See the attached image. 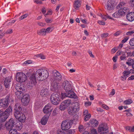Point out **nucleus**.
<instances>
[{
    "mask_svg": "<svg viewBox=\"0 0 134 134\" xmlns=\"http://www.w3.org/2000/svg\"><path fill=\"white\" fill-rule=\"evenodd\" d=\"M48 76V73L46 70L38 69L36 72V74H33L30 76V81L28 83L29 86H33L36 83V80L42 81L46 79Z\"/></svg>",
    "mask_w": 134,
    "mask_h": 134,
    "instance_id": "nucleus-1",
    "label": "nucleus"
},
{
    "mask_svg": "<svg viewBox=\"0 0 134 134\" xmlns=\"http://www.w3.org/2000/svg\"><path fill=\"white\" fill-rule=\"evenodd\" d=\"M63 86L66 92L71 94L70 95L68 94V96L69 97H72L74 95H76L72 90V86L70 82L67 81H64L63 84Z\"/></svg>",
    "mask_w": 134,
    "mask_h": 134,
    "instance_id": "nucleus-2",
    "label": "nucleus"
},
{
    "mask_svg": "<svg viewBox=\"0 0 134 134\" xmlns=\"http://www.w3.org/2000/svg\"><path fill=\"white\" fill-rule=\"evenodd\" d=\"M60 96L59 93H53L51 97L50 100L51 103L54 105H57L59 104L60 101Z\"/></svg>",
    "mask_w": 134,
    "mask_h": 134,
    "instance_id": "nucleus-3",
    "label": "nucleus"
},
{
    "mask_svg": "<svg viewBox=\"0 0 134 134\" xmlns=\"http://www.w3.org/2000/svg\"><path fill=\"white\" fill-rule=\"evenodd\" d=\"M73 122V121L71 120H65L63 121L61 125L62 129L65 131L68 130L71 127Z\"/></svg>",
    "mask_w": 134,
    "mask_h": 134,
    "instance_id": "nucleus-4",
    "label": "nucleus"
},
{
    "mask_svg": "<svg viewBox=\"0 0 134 134\" xmlns=\"http://www.w3.org/2000/svg\"><path fill=\"white\" fill-rule=\"evenodd\" d=\"M16 78L18 82L21 83L24 82L26 80L27 77L24 73L19 72L16 74Z\"/></svg>",
    "mask_w": 134,
    "mask_h": 134,
    "instance_id": "nucleus-5",
    "label": "nucleus"
},
{
    "mask_svg": "<svg viewBox=\"0 0 134 134\" xmlns=\"http://www.w3.org/2000/svg\"><path fill=\"white\" fill-rule=\"evenodd\" d=\"M71 102L70 99L66 100L62 102L60 105L59 109L61 110H64L70 105Z\"/></svg>",
    "mask_w": 134,
    "mask_h": 134,
    "instance_id": "nucleus-6",
    "label": "nucleus"
},
{
    "mask_svg": "<svg viewBox=\"0 0 134 134\" xmlns=\"http://www.w3.org/2000/svg\"><path fill=\"white\" fill-rule=\"evenodd\" d=\"M115 3L114 0H109L106 4V9L109 11L113 10L114 8Z\"/></svg>",
    "mask_w": 134,
    "mask_h": 134,
    "instance_id": "nucleus-7",
    "label": "nucleus"
},
{
    "mask_svg": "<svg viewBox=\"0 0 134 134\" xmlns=\"http://www.w3.org/2000/svg\"><path fill=\"white\" fill-rule=\"evenodd\" d=\"M30 99V97L28 94H24L21 99L22 104L24 106L27 105L29 103Z\"/></svg>",
    "mask_w": 134,
    "mask_h": 134,
    "instance_id": "nucleus-8",
    "label": "nucleus"
},
{
    "mask_svg": "<svg viewBox=\"0 0 134 134\" xmlns=\"http://www.w3.org/2000/svg\"><path fill=\"white\" fill-rule=\"evenodd\" d=\"M8 115H5V113L3 111L0 110V122H4L8 118Z\"/></svg>",
    "mask_w": 134,
    "mask_h": 134,
    "instance_id": "nucleus-9",
    "label": "nucleus"
},
{
    "mask_svg": "<svg viewBox=\"0 0 134 134\" xmlns=\"http://www.w3.org/2000/svg\"><path fill=\"white\" fill-rule=\"evenodd\" d=\"M77 107L75 106L71 107H69L68 110V112L69 114L71 115H73L75 114L76 111L78 110L79 108V105L78 103L77 104Z\"/></svg>",
    "mask_w": 134,
    "mask_h": 134,
    "instance_id": "nucleus-10",
    "label": "nucleus"
},
{
    "mask_svg": "<svg viewBox=\"0 0 134 134\" xmlns=\"http://www.w3.org/2000/svg\"><path fill=\"white\" fill-rule=\"evenodd\" d=\"M51 104H48L46 105L43 109V111L44 113H49V115H50L51 112L52 111V109L51 108Z\"/></svg>",
    "mask_w": 134,
    "mask_h": 134,
    "instance_id": "nucleus-11",
    "label": "nucleus"
},
{
    "mask_svg": "<svg viewBox=\"0 0 134 134\" xmlns=\"http://www.w3.org/2000/svg\"><path fill=\"white\" fill-rule=\"evenodd\" d=\"M52 75L54 78L57 81L60 80L62 79V76L60 73L56 70L53 71Z\"/></svg>",
    "mask_w": 134,
    "mask_h": 134,
    "instance_id": "nucleus-12",
    "label": "nucleus"
},
{
    "mask_svg": "<svg viewBox=\"0 0 134 134\" xmlns=\"http://www.w3.org/2000/svg\"><path fill=\"white\" fill-rule=\"evenodd\" d=\"M8 101L7 99H3L0 100V108H5L8 105Z\"/></svg>",
    "mask_w": 134,
    "mask_h": 134,
    "instance_id": "nucleus-13",
    "label": "nucleus"
},
{
    "mask_svg": "<svg viewBox=\"0 0 134 134\" xmlns=\"http://www.w3.org/2000/svg\"><path fill=\"white\" fill-rule=\"evenodd\" d=\"M12 80V78L11 77H7L5 79L4 81V85L5 87L8 88L10 87Z\"/></svg>",
    "mask_w": 134,
    "mask_h": 134,
    "instance_id": "nucleus-14",
    "label": "nucleus"
},
{
    "mask_svg": "<svg viewBox=\"0 0 134 134\" xmlns=\"http://www.w3.org/2000/svg\"><path fill=\"white\" fill-rule=\"evenodd\" d=\"M13 119L11 118L5 124V126L8 129H11L14 126Z\"/></svg>",
    "mask_w": 134,
    "mask_h": 134,
    "instance_id": "nucleus-15",
    "label": "nucleus"
},
{
    "mask_svg": "<svg viewBox=\"0 0 134 134\" xmlns=\"http://www.w3.org/2000/svg\"><path fill=\"white\" fill-rule=\"evenodd\" d=\"M98 132L100 134H107L108 132V129L106 127L99 126L98 127Z\"/></svg>",
    "mask_w": 134,
    "mask_h": 134,
    "instance_id": "nucleus-16",
    "label": "nucleus"
},
{
    "mask_svg": "<svg viewBox=\"0 0 134 134\" xmlns=\"http://www.w3.org/2000/svg\"><path fill=\"white\" fill-rule=\"evenodd\" d=\"M120 8L118 11L121 16L125 15V13L129 11V9L127 7Z\"/></svg>",
    "mask_w": 134,
    "mask_h": 134,
    "instance_id": "nucleus-17",
    "label": "nucleus"
},
{
    "mask_svg": "<svg viewBox=\"0 0 134 134\" xmlns=\"http://www.w3.org/2000/svg\"><path fill=\"white\" fill-rule=\"evenodd\" d=\"M127 19L129 21H132L134 20V13L131 12L128 13L126 16Z\"/></svg>",
    "mask_w": 134,
    "mask_h": 134,
    "instance_id": "nucleus-18",
    "label": "nucleus"
},
{
    "mask_svg": "<svg viewBox=\"0 0 134 134\" xmlns=\"http://www.w3.org/2000/svg\"><path fill=\"white\" fill-rule=\"evenodd\" d=\"M49 117V115H46L42 118L41 121V123L42 125H45L46 124Z\"/></svg>",
    "mask_w": 134,
    "mask_h": 134,
    "instance_id": "nucleus-19",
    "label": "nucleus"
},
{
    "mask_svg": "<svg viewBox=\"0 0 134 134\" xmlns=\"http://www.w3.org/2000/svg\"><path fill=\"white\" fill-rule=\"evenodd\" d=\"M57 83L56 81H53L51 83V90L53 91H56L58 89Z\"/></svg>",
    "mask_w": 134,
    "mask_h": 134,
    "instance_id": "nucleus-20",
    "label": "nucleus"
},
{
    "mask_svg": "<svg viewBox=\"0 0 134 134\" xmlns=\"http://www.w3.org/2000/svg\"><path fill=\"white\" fill-rule=\"evenodd\" d=\"M48 90L47 89H43L41 90L40 94L42 96L46 97L48 95Z\"/></svg>",
    "mask_w": 134,
    "mask_h": 134,
    "instance_id": "nucleus-21",
    "label": "nucleus"
},
{
    "mask_svg": "<svg viewBox=\"0 0 134 134\" xmlns=\"http://www.w3.org/2000/svg\"><path fill=\"white\" fill-rule=\"evenodd\" d=\"M15 111L21 112L22 108L20 103H17L14 106Z\"/></svg>",
    "mask_w": 134,
    "mask_h": 134,
    "instance_id": "nucleus-22",
    "label": "nucleus"
},
{
    "mask_svg": "<svg viewBox=\"0 0 134 134\" xmlns=\"http://www.w3.org/2000/svg\"><path fill=\"white\" fill-rule=\"evenodd\" d=\"M71 94L70 93L68 92H66V93H62L61 95H62V98H64L65 97H68L70 98H76L77 96L76 95H74V96H73V97H69L68 96V94Z\"/></svg>",
    "mask_w": 134,
    "mask_h": 134,
    "instance_id": "nucleus-23",
    "label": "nucleus"
},
{
    "mask_svg": "<svg viewBox=\"0 0 134 134\" xmlns=\"http://www.w3.org/2000/svg\"><path fill=\"white\" fill-rule=\"evenodd\" d=\"M37 33L39 35L44 36L46 35V29H42L37 31Z\"/></svg>",
    "mask_w": 134,
    "mask_h": 134,
    "instance_id": "nucleus-24",
    "label": "nucleus"
},
{
    "mask_svg": "<svg viewBox=\"0 0 134 134\" xmlns=\"http://www.w3.org/2000/svg\"><path fill=\"white\" fill-rule=\"evenodd\" d=\"M100 16L104 21L106 20L107 19H112V18L111 16H110L108 14H107L106 15H103L101 14Z\"/></svg>",
    "mask_w": 134,
    "mask_h": 134,
    "instance_id": "nucleus-25",
    "label": "nucleus"
},
{
    "mask_svg": "<svg viewBox=\"0 0 134 134\" xmlns=\"http://www.w3.org/2000/svg\"><path fill=\"white\" fill-rule=\"evenodd\" d=\"M134 63V60L131 58H128L127 61L126 62V64L129 66H131Z\"/></svg>",
    "mask_w": 134,
    "mask_h": 134,
    "instance_id": "nucleus-26",
    "label": "nucleus"
},
{
    "mask_svg": "<svg viewBox=\"0 0 134 134\" xmlns=\"http://www.w3.org/2000/svg\"><path fill=\"white\" fill-rule=\"evenodd\" d=\"M12 107L9 106V107L6 110L4 111L5 113V115H8V116H9V114L12 112Z\"/></svg>",
    "mask_w": 134,
    "mask_h": 134,
    "instance_id": "nucleus-27",
    "label": "nucleus"
},
{
    "mask_svg": "<svg viewBox=\"0 0 134 134\" xmlns=\"http://www.w3.org/2000/svg\"><path fill=\"white\" fill-rule=\"evenodd\" d=\"M25 119L26 117L25 115L22 114L18 120L20 122H24L25 121Z\"/></svg>",
    "mask_w": 134,
    "mask_h": 134,
    "instance_id": "nucleus-28",
    "label": "nucleus"
},
{
    "mask_svg": "<svg viewBox=\"0 0 134 134\" xmlns=\"http://www.w3.org/2000/svg\"><path fill=\"white\" fill-rule=\"evenodd\" d=\"M113 16L116 18H120L121 16L119 11L116 12L113 14Z\"/></svg>",
    "mask_w": 134,
    "mask_h": 134,
    "instance_id": "nucleus-29",
    "label": "nucleus"
},
{
    "mask_svg": "<svg viewBox=\"0 0 134 134\" xmlns=\"http://www.w3.org/2000/svg\"><path fill=\"white\" fill-rule=\"evenodd\" d=\"M22 114V113L21 112L16 111L15 112L14 115L15 118L18 119Z\"/></svg>",
    "mask_w": 134,
    "mask_h": 134,
    "instance_id": "nucleus-30",
    "label": "nucleus"
},
{
    "mask_svg": "<svg viewBox=\"0 0 134 134\" xmlns=\"http://www.w3.org/2000/svg\"><path fill=\"white\" fill-rule=\"evenodd\" d=\"M91 123L93 125V126H97L98 122L96 120L93 119L91 120Z\"/></svg>",
    "mask_w": 134,
    "mask_h": 134,
    "instance_id": "nucleus-31",
    "label": "nucleus"
},
{
    "mask_svg": "<svg viewBox=\"0 0 134 134\" xmlns=\"http://www.w3.org/2000/svg\"><path fill=\"white\" fill-rule=\"evenodd\" d=\"M80 0L76 1L74 3V6L75 8H79L80 5Z\"/></svg>",
    "mask_w": 134,
    "mask_h": 134,
    "instance_id": "nucleus-32",
    "label": "nucleus"
},
{
    "mask_svg": "<svg viewBox=\"0 0 134 134\" xmlns=\"http://www.w3.org/2000/svg\"><path fill=\"white\" fill-rule=\"evenodd\" d=\"M131 73V72L129 71L125 70L123 71L122 73V74L124 76H125L127 78L129 76Z\"/></svg>",
    "mask_w": 134,
    "mask_h": 134,
    "instance_id": "nucleus-33",
    "label": "nucleus"
},
{
    "mask_svg": "<svg viewBox=\"0 0 134 134\" xmlns=\"http://www.w3.org/2000/svg\"><path fill=\"white\" fill-rule=\"evenodd\" d=\"M22 122L19 121L16 124V127L17 129L18 130H21L22 128Z\"/></svg>",
    "mask_w": 134,
    "mask_h": 134,
    "instance_id": "nucleus-34",
    "label": "nucleus"
},
{
    "mask_svg": "<svg viewBox=\"0 0 134 134\" xmlns=\"http://www.w3.org/2000/svg\"><path fill=\"white\" fill-rule=\"evenodd\" d=\"M126 4V3L123 1H121L117 6V8L119 9L120 8H122V7L124 6Z\"/></svg>",
    "mask_w": 134,
    "mask_h": 134,
    "instance_id": "nucleus-35",
    "label": "nucleus"
},
{
    "mask_svg": "<svg viewBox=\"0 0 134 134\" xmlns=\"http://www.w3.org/2000/svg\"><path fill=\"white\" fill-rule=\"evenodd\" d=\"M22 92L21 91H17L15 92V95L18 98H20L22 95Z\"/></svg>",
    "mask_w": 134,
    "mask_h": 134,
    "instance_id": "nucleus-36",
    "label": "nucleus"
},
{
    "mask_svg": "<svg viewBox=\"0 0 134 134\" xmlns=\"http://www.w3.org/2000/svg\"><path fill=\"white\" fill-rule=\"evenodd\" d=\"M53 27H49L46 29V32L47 33H49L51 32L53 30Z\"/></svg>",
    "mask_w": 134,
    "mask_h": 134,
    "instance_id": "nucleus-37",
    "label": "nucleus"
},
{
    "mask_svg": "<svg viewBox=\"0 0 134 134\" xmlns=\"http://www.w3.org/2000/svg\"><path fill=\"white\" fill-rule=\"evenodd\" d=\"M17 132L15 129H11L9 131V134H17Z\"/></svg>",
    "mask_w": 134,
    "mask_h": 134,
    "instance_id": "nucleus-38",
    "label": "nucleus"
},
{
    "mask_svg": "<svg viewBox=\"0 0 134 134\" xmlns=\"http://www.w3.org/2000/svg\"><path fill=\"white\" fill-rule=\"evenodd\" d=\"M15 89L17 91H22L23 90L24 88H23L21 86H16Z\"/></svg>",
    "mask_w": 134,
    "mask_h": 134,
    "instance_id": "nucleus-39",
    "label": "nucleus"
},
{
    "mask_svg": "<svg viewBox=\"0 0 134 134\" xmlns=\"http://www.w3.org/2000/svg\"><path fill=\"white\" fill-rule=\"evenodd\" d=\"M132 100L131 99H129L125 100L124 103L126 104H129L132 102Z\"/></svg>",
    "mask_w": 134,
    "mask_h": 134,
    "instance_id": "nucleus-40",
    "label": "nucleus"
},
{
    "mask_svg": "<svg viewBox=\"0 0 134 134\" xmlns=\"http://www.w3.org/2000/svg\"><path fill=\"white\" fill-rule=\"evenodd\" d=\"M91 115L90 114H88L84 117V120L85 121H86L88 120L91 117Z\"/></svg>",
    "mask_w": 134,
    "mask_h": 134,
    "instance_id": "nucleus-41",
    "label": "nucleus"
},
{
    "mask_svg": "<svg viewBox=\"0 0 134 134\" xmlns=\"http://www.w3.org/2000/svg\"><path fill=\"white\" fill-rule=\"evenodd\" d=\"M36 56L38 57H40L41 59H44L45 58V56L41 54H37L36 55Z\"/></svg>",
    "mask_w": 134,
    "mask_h": 134,
    "instance_id": "nucleus-42",
    "label": "nucleus"
},
{
    "mask_svg": "<svg viewBox=\"0 0 134 134\" xmlns=\"http://www.w3.org/2000/svg\"><path fill=\"white\" fill-rule=\"evenodd\" d=\"M32 61L30 60H27L25 62L23 63V64L24 65L25 64H29L32 63Z\"/></svg>",
    "mask_w": 134,
    "mask_h": 134,
    "instance_id": "nucleus-43",
    "label": "nucleus"
},
{
    "mask_svg": "<svg viewBox=\"0 0 134 134\" xmlns=\"http://www.w3.org/2000/svg\"><path fill=\"white\" fill-rule=\"evenodd\" d=\"M90 134H98L96 130L94 129L91 130Z\"/></svg>",
    "mask_w": 134,
    "mask_h": 134,
    "instance_id": "nucleus-44",
    "label": "nucleus"
},
{
    "mask_svg": "<svg viewBox=\"0 0 134 134\" xmlns=\"http://www.w3.org/2000/svg\"><path fill=\"white\" fill-rule=\"evenodd\" d=\"M75 131L72 130H70L67 132L66 134H74Z\"/></svg>",
    "mask_w": 134,
    "mask_h": 134,
    "instance_id": "nucleus-45",
    "label": "nucleus"
},
{
    "mask_svg": "<svg viewBox=\"0 0 134 134\" xmlns=\"http://www.w3.org/2000/svg\"><path fill=\"white\" fill-rule=\"evenodd\" d=\"M62 129H59L58 130L57 132V134H65V133Z\"/></svg>",
    "mask_w": 134,
    "mask_h": 134,
    "instance_id": "nucleus-46",
    "label": "nucleus"
},
{
    "mask_svg": "<svg viewBox=\"0 0 134 134\" xmlns=\"http://www.w3.org/2000/svg\"><path fill=\"white\" fill-rule=\"evenodd\" d=\"M116 54L117 56H119L121 55H125V53H124L121 51H118L116 53Z\"/></svg>",
    "mask_w": 134,
    "mask_h": 134,
    "instance_id": "nucleus-47",
    "label": "nucleus"
},
{
    "mask_svg": "<svg viewBox=\"0 0 134 134\" xmlns=\"http://www.w3.org/2000/svg\"><path fill=\"white\" fill-rule=\"evenodd\" d=\"M130 45L132 46H134V38L131 39L129 42Z\"/></svg>",
    "mask_w": 134,
    "mask_h": 134,
    "instance_id": "nucleus-48",
    "label": "nucleus"
},
{
    "mask_svg": "<svg viewBox=\"0 0 134 134\" xmlns=\"http://www.w3.org/2000/svg\"><path fill=\"white\" fill-rule=\"evenodd\" d=\"M13 32L12 30L11 29H10L8 30L5 33L6 34H10L12 33Z\"/></svg>",
    "mask_w": 134,
    "mask_h": 134,
    "instance_id": "nucleus-49",
    "label": "nucleus"
},
{
    "mask_svg": "<svg viewBox=\"0 0 134 134\" xmlns=\"http://www.w3.org/2000/svg\"><path fill=\"white\" fill-rule=\"evenodd\" d=\"M46 22L48 23H51L52 22V20L49 18H47L45 19Z\"/></svg>",
    "mask_w": 134,
    "mask_h": 134,
    "instance_id": "nucleus-50",
    "label": "nucleus"
},
{
    "mask_svg": "<svg viewBox=\"0 0 134 134\" xmlns=\"http://www.w3.org/2000/svg\"><path fill=\"white\" fill-rule=\"evenodd\" d=\"M34 2L37 4H41L42 2L41 1L39 0H33Z\"/></svg>",
    "mask_w": 134,
    "mask_h": 134,
    "instance_id": "nucleus-51",
    "label": "nucleus"
},
{
    "mask_svg": "<svg viewBox=\"0 0 134 134\" xmlns=\"http://www.w3.org/2000/svg\"><path fill=\"white\" fill-rule=\"evenodd\" d=\"M79 131L80 132L83 131L84 130L83 126L82 125H80L79 126Z\"/></svg>",
    "mask_w": 134,
    "mask_h": 134,
    "instance_id": "nucleus-52",
    "label": "nucleus"
},
{
    "mask_svg": "<svg viewBox=\"0 0 134 134\" xmlns=\"http://www.w3.org/2000/svg\"><path fill=\"white\" fill-rule=\"evenodd\" d=\"M91 103L90 102H87L85 103V106H88L91 105Z\"/></svg>",
    "mask_w": 134,
    "mask_h": 134,
    "instance_id": "nucleus-53",
    "label": "nucleus"
},
{
    "mask_svg": "<svg viewBox=\"0 0 134 134\" xmlns=\"http://www.w3.org/2000/svg\"><path fill=\"white\" fill-rule=\"evenodd\" d=\"M109 35L108 33H104L101 35V37H106Z\"/></svg>",
    "mask_w": 134,
    "mask_h": 134,
    "instance_id": "nucleus-54",
    "label": "nucleus"
},
{
    "mask_svg": "<svg viewBox=\"0 0 134 134\" xmlns=\"http://www.w3.org/2000/svg\"><path fill=\"white\" fill-rule=\"evenodd\" d=\"M126 78L127 77H126L125 76H124L123 75H122V76L120 77L121 80L123 81H125L126 80Z\"/></svg>",
    "mask_w": 134,
    "mask_h": 134,
    "instance_id": "nucleus-55",
    "label": "nucleus"
},
{
    "mask_svg": "<svg viewBox=\"0 0 134 134\" xmlns=\"http://www.w3.org/2000/svg\"><path fill=\"white\" fill-rule=\"evenodd\" d=\"M37 24L38 25L41 26H45V24L42 22H38Z\"/></svg>",
    "mask_w": 134,
    "mask_h": 134,
    "instance_id": "nucleus-56",
    "label": "nucleus"
},
{
    "mask_svg": "<svg viewBox=\"0 0 134 134\" xmlns=\"http://www.w3.org/2000/svg\"><path fill=\"white\" fill-rule=\"evenodd\" d=\"M98 23L100 25H105V22L101 20L98 21Z\"/></svg>",
    "mask_w": 134,
    "mask_h": 134,
    "instance_id": "nucleus-57",
    "label": "nucleus"
},
{
    "mask_svg": "<svg viewBox=\"0 0 134 134\" xmlns=\"http://www.w3.org/2000/svg\"><path fill=\"white\" fill-rule=\"evenodd\" d=\"M57 109L55 108L53 111L52 112V115L53 116H55L57 114Z\"/></svg>",
    "mask_w": 134,
    "mask_h": 134,
    "instance_id": "nucleus-58",
    "label": "nucleus"
},
{
    "mask_svg": "<svg viewBox=\"0 0 134 134\" xmlns=\"http://www.w3.org/2000/svg\"><path fill=\"white\" fill-rule=\"evenodd\" d=\"M132 127H130V126H127L125 127L126 129L127 130L129 131L132 132Z\"/></svg>",
    "mask_w": 134,
    "mask_h": 134,
    "instance_id": "nucleus-59",
    "label": "nucleus"
},
{
    "mask_svg": "<svg viewBox=\"0 0 134 134\" xmlns=\"http://www.w3.org/2000/svg\"><path fill=\"white\" fill-rule=\"evenodd\" d=\"M117 50V49H116L115 48H114L111 50V52L112 54H114L116 51Z\"/></svg>",
    "mask_w": 134,
    "mask_h": 134,
    "instance_id": "nucleus-60",
    "label": "nucleus"
},
{
    "mask_svg": "<svg viewBox=\"0 0 134 134\" xmlns=\"http://www.w3.org/2000/svg\"><path fill=\"white\" fill-rule=\"evenodd\" d=\"M88 54H89L90 57H92V58H94V56L92 54V52L91 51H88Z\"/></svg>",
    "mask_w": 134,
    "mask_h": 134,
    "instance_id": "nucleus-61",
    "label": "nucleus"
},
{
    "mask_svg": "<svg viewBox=\"0 0 134 134\" xmlns=\"http://www.w3.org/2000/svg\"><path fill=\"white\" fill-rule=\"evenodd\" d=\"M129 38L127 37H126L123 40H122V41L121 42L122 43H124L126 42L128 40V39Z\"/></svg>",
    "mask_w": 134,
    "mask_h": 134,
    "instance_id": "nucleus-62",
    "label": "nucleus"
},
{
    "mask_svg": "<svg viewBox=\"0 0 134 134\" xmlns=\"http://www.w3.org/2000/svg\"><path fill=\"white\" fill-rule=\"evenodd\" d=\"M126 57L125 55H122V56H121L120 58L121 60H123L125 59L126 58Z\"/></svg>",
    "mask_w": 134,
    "mask_h": 134,
    "instance_id": "nucleus-63",
    "label": "nucleus"
},
{
    "mask_svg": "<svg viewBox=\"0 0 134 134\" xmlns=\"http://www.w3.org/2000/svg\"><path fill=\"white\" fill-rule=\"evenodd\" d=\"M121 33V32L119 31H117L114 34V35L115 36H118Z\"/></svg>",
    "mask_w": 134,
    "mask_h": 134,
    "instance_id": "nucleus-64",
    "label": "nucleus"
}]
</instances>
